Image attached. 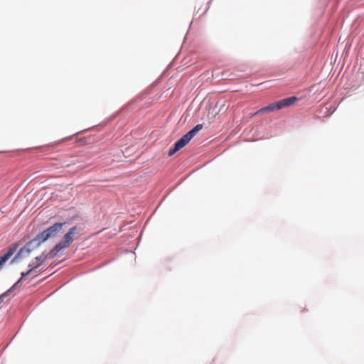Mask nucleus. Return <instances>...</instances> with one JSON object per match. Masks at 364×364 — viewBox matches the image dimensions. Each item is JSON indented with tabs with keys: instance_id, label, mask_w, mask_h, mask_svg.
Wrapping results in <instances>:
<instances>
[{
	"instance_id": "obj_5",
	"label": "nucleus",
	"mask_w": 364,
	"mask_h": 364,
	"mask_svg": "<svg viewBox=\"0 0 364 364\" xmlns=\"http://www.w3.org/2000/svg\"><path fill=\"white\" fill-rule=\"evenodd\" d=\"M46 259L47 255L45 254H42L40 256L36 257L35 259L33 260L28 265L30 267H31V269L27 271L26 272H22L21 278L14 284L11 289L16 288V286L21 282V281L24 277L28 275L32 272L33 269L38 267Z\"/></svg>"
},
{
	"instance_id": "obj_6",
	"label": "nucleus",
	"mask_w": 364,
	"mask_h": 364,
	"mask_svg": "<svg viewBox=\"0 0 364 364\" xmlns=\"http://www.w3.org/2000/svg\"><path fill=\"white\" fill-rule=\"evenodd\" d=\"M18 248V245L14 244L10 247L6 253L0 257V268L7 262L10 257L16 252Z\"/></svg>"
},
{
	"instance_id": "obj_1",
	"label": "nucleus",
	"mask_w": 364,
	"mask_h": 364,
	"mask_svg": "<svg viewBox=\"0 0 364 364\" xmlns=\"http://www.w3.org/2000/svg\"><path fill=\"white\" fill-rule=\"evenodd\" d=\"M64 224L65 223H55L53 225L49 227L40 234L37 235L33 240L28 242L23 247L20 249L12 262L18 258L28 255L31 251V247L33 243H36L38 245L47 240L48 238L55 237L57 234L62 230Z\"/></svg>"
},
{
	"instance_id": "obj_2",
	"label": "nucleus",
	"mask_w": 364,
	"mask_h": 364,
	"mask_svg": "<svg viewBox=\"0 0 364 364\" xmlns=\"http://www.w3.org/2000/svg\"><path fill=\"white\" fill-rule=\"evenodd\" d=\"M202 128L203 124H201L195 126L175 143L174 146L168 151V155L171 156L184 147Z\"/></svg>"
},
{
	"instance_id": "obj_4",
	"label": "nucleus",
	"mask_w": 364,
	"mask_h": 364,
	"mask_svg": "<svg viewBox=\"0 0 364 364\" xmlns=\"http://www.w3.org/2000/svg\"><path fill=\"white\" fill-rule=\"evenodd\" d=\"M76 230V227L70 228V230L64 235L63 240L55 246L52 252H54L55 254H56L59 251L68 247L73 241V236L75 233Z\"/></svg>"
},
{
	"instance_id": "obj_3",
	"label": "nucleus",
	"mask_w": 364,
	"mask_h": 364,
	"mask_svg": "<svg viewBox=\"0 0 364 364\" xmlns=\"http://www.w3.org/2000/svg\"><path fill=\"white\" fill-rule=\"evenodd\" d=\"M297 97H287L283 100H281L279 101L271 103L268 106L264 107L259 109L255 114L264 113V112H274L275 110H279L281 109H283L284 107H289L291 105H293L295 102L297 101Z\"/></svg>"
}]
</instances>
